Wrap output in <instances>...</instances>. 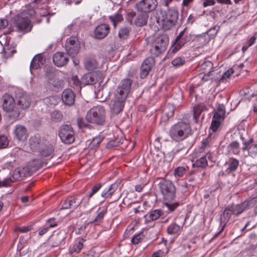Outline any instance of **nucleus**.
<instances>
[{
  "label": "nucleus",
  "mask_w": 257,
  "mask_h": 257,
  "mask_svg": "<svg viewBox=\"0 0 257 257\" xmlns=\"http://www.w3.org/2000/svg\"><path fill=\"white\" fill-rule=\"evenodd\" d=\"M165 202L163 204V209L167 213L173 212L180 205L179 202L170 203L176 197V188L172 181L162 180L158 184Z\"/></svg>",
  "instance_id": "f257e3e1"
},
{
  "label": "nucleus",
  "mask_w": 257,
  "mask_h": 257,
  "mask_svg": "<svg viewBox=\"0 0 257 257\" xmlns=\"http://www.w3.org/2000/svg\"><path fill=\"white\" fill-rule=\"evenodd\" d=\"M178 11L175 8L169 9L162 13V17L158 20L164 31L170 30L174 26L178 19Z\"/></svg>",
  "instance_id": "f03ea898"
},
{
  "label": "nucleus",
  "mask_w": 257,
  "mask_h": 257,
  "mask_svg": "<svg viewBox=\"0 0 257 257\" xmlns=\"http://www.w3.org/2000/svg\"><path fill=\"white\" fill-rule=\"evenodd\" d=\"M190 132L191 128L189 123L181 121L173 125L169 133L174 141L179 142L187 138Z\"/></svg>",
  "instance_id": "7ed1b4c3"
},
{
  "label": "nucleus",
  "mask_w": 257,
  "mask_h": 257,
  "mask_svg": "<svg viewBox=\"0 0 257 257\" xmlns=\"http://www.w3.org/2000/svg\"><path fill=\"white\" fill-rule=\"evenodd\" d=\"M106 111L104 107L97 105L91 108L87 113L86 119L88 122L103 125L105 122Z\"/></svg>",
  "instance_id": "20e7f679"
},
{
  "label": "nucleus",
  "mask_w": 257,
  "mask_h": 257,
  "mask_svg": "<svg viewBox=\"0 0 257 257\" xmlns=\"http://www.w3.org/2000/svg\"><path fill=\"white\" fill-rule=\"evenodd\" d=\"M2 106L4 110L11 112L9 116L13 119H17L20 116L21 112L19 108L16 107V102L14 97L9 94H5L2 98Z\"/></svg>",
  "instance_id": "39448f33"
},
{
  "label": "nucleus",
  "mask_w": 257,
  "mask_h": 257,
  "mask_svg": "<svg viewBox=\"0 0 257 257\" xmlns=\"http://www.w3.org/2000/svg\"><path fill=\"white\" fill-rule=\"evenodd\" d=\"M169 38L166 35H160L153 41L150 49V53L154 57L159 56L167 49Z\"/></svg>",
  "instance_id": "423d86ee"
},
{
  "label": "nucleus",
  "mask_w": 257,
  "mask_h": 257,
  "mask_svg": "<svg viewBox=\"0 0 257 257\" xmlns=\"http://www.w3.org/2000/svg\"><path fill=\"white\" fill-rule=\"evenodd\" d=\"M14 20V24L18 32L26 33L31 31L33 26L31 20L28 17H24L22 14H20L17 15Z\"/></svg>",
  "instance_id": "0eeeda50"
},
{
  "label": "nucleus",
  "mask_w": 257,
  "mask_h": 257,
  "mask_svg": "<svg viewBox=\"0 0 257 257\" xmlns=\"http://www.w3.org/2000/svg\"><path fill=\"white\" fill-rule=\"evenodd\" d=\"M190 34L187 31L186 29H185L176 38L171 49V53H176L185 44L190 41Z\"/></svg>",
  "instance_id": "6e6552de"
},
{
  "label": "nucleus",
  "mask_w": 257,
  "mask_h": 257,
  "mask_svg": "<svg viewBox=\"0 0 257 257\" xmlns=\"http://www.w3.org/2000/svg\"><path fill=\"white\" fill-rule=\"evenodd\" d=\"M59 136L61 141L65 144H70L75 140L74 133L70 125H62L60 128Z\"/></svg>",
  "instance_id": "1a4fd4ad"
},
{
  "label": "nucleus",
  "mask_w": 257,
  "mask_h": 257,
  "mask_svg": "<svg viewBox=\"0 0 257 257\" xmlns=\"http://www.w3.org/2000/svg\"><path fill=\"white\" fill-rule=\"evenodd\" d=\"M80 46L77 37L72 36L68 39L65 43V50L67 54L74 57L78 53Z\"/></svg>",
  "instance_id": "9d476101"
},
{
  "label": "nucleus",
  "mask_w": 257,
  "mask_h": 257,
  "mask_svg": "<svg viewBox=\"0 0 257 257\" xmlns=\"http://www.w3.org/2000/svg\"><path fill=\"white\" fill-rule=\"evenodd\" d=\"M74 83L75 85L79 84L93 85L98 81V74L96 72L89 73L84 74L81 77V80L79 81L77 76L73 77Z\"/></svg>",
  "instance_id": "9b49d317"
},
{
  "label": "nucleus",
  "mask_w": 257,
  "mask_h": 257,
  "mask_svg": "<svg viewBox=\"0 0 257 257\" xmlns=\"http://www.w3.org/2000/svg\"><path fill=\"white\" fill-rule=\"evenodd\" d=\"M132 84V81L130 79L125 78L122 80L117 86L114 94L126 98L130 91Z\"/></svg>",
  "instance_id": "f8f14e48"
},
{
  "label": "nucleus",
  "mask_w": 257,
  "mask_h": 257,
  "mask_svg": "<svg viewBox=\"0 0 257 257\" xmlns=\"http://www.w3.org/2000/svg\"><path fill=\"white\" fill-rule=\"evenodd\" d=\"M157 5L156 0H142L136 4V7L139 11L146 14L154 10Z\"/></svg>",
  "instance_id": "ddd939ff"
},
{
  "label": "nucleus",
  "mask_w": 257,
  "mask_h": 257,
  "mask_svg": "<svg viewBox=\"0 0 257 257\" xmlns=\"http://www.w3.org/2000/svg\"><path fill=\"white\" fill-rule=\"evenodd\" d=\"M126 98L114 94V98L112 101L110 108L113 113L117 114L123 109Z\"/></svg>",
  "instance_id": "4468645a"
},
{
  "label": "nucleus",
  "mask_w": 257,
  "mask_h": 257,
  "mask_svg": "<svg viewBox=\"0 0 257 257\" xmlns=\"http://www.w3.org/2000/svg\"><path fill=\"white\" fill-rule=\"evenodd\" d=\"M154 59L152 57L146 58L142 64L140 71V77L145 78L149 74L154 64Z\"/></svg>",
  "instance_id": "2eb2a0df"
},
{
  "label": "nucleus",
  "mask_w": 257,
  "mask_h": 257,
  "mask_svg": "<svg viewBox=\"0 0 257 257\" xmlns=\"http://www.w3.org/2000/svg\"><path fill=\"white\" fill-rule=\"evenodd\" d=\"M232 214H233V212L230 207V205H228L224 209L223 214L220 216V220L221 228L218 232L214 235L213 238L217 237L223 230L226 224L229 221Z\"/></svg>",
  "instance_id": "dca6fc26"
},
{
  "label": "nucleus",
  "mask_w": 257,
  "mask_h": 257,
  "mask_svg": "<svg viewBox=\"0 0 257 257\" xmlns=\"http://www.w3.org/2000/svg\"><path fill=\"white\" fill-rule=\"evenodd\" d=\"M17 104L22 109H25L30 107L31 100L29 96L25 93H19L16 96Z\"/></svg>",
  "instance_id": "f3484780"
},
{
  "label": "nucleus",
  "mask_w": 257,
  "mask_h": 257,
  "mask_svg": "<svg viewBox=\"0 0 257 257\" xmlns=\"http://www.w3.org/2000/svg\"><path fill=\"white\" fill-rule=\"evenodd\" d=\"M30 175V170L29 167H19L14 171L12 177L13 181H15L21 180Z\"/></svg>",
  "instance_id": "a211bd4d"
},
{
  "label": "nucleus",
  "mask_w": 257,
  "mask_h": 257,
  "mask_svg": "<svg viewBox=\"0 0 257 257\" xmlns=\"http://www.w3.org/2000/svg\"><path fill=\"white\" fill-rule=\"evenodd\" d=\"M14 138L19 141H24L28 136L26 127L21 124L17 125L13 132Z\"/></svg>",
  "instance_id": "6ab92c4d"
},
{
  "label": "nucleus",
  "mask_w": 257,
  "mask_h": 257,
  "mask_svg": "<svg viewBox=\"0 0 257 257\" xmlns=\"http://www.w3.org/2000/svg\"><path fill=\"white\" fill-rule=\"evenodd\" d=\"M61 98L64 104L70 106L74 103L75 95L71 89H66L63 91Z\"/></svg>",
  "instance_id": "aec40b11"
},
{
  "label": "nucleus",
  "mask_w": 257,
  "mask_h": 257,
  "mask_svg": "<svg viewBox=\"0 0 257 257\" xmlns=\"http://www.w3.org/2000/svg\"><path fill=\"white\" fill-rule=\"evenodd\" d=\"M110 31V27L106 24L98 25L94 30V35L96 38L102 39L107 36Z\"/></svg>",
  "instance_id": "412c9836"
},
{
  "label": "nucleus",
  "mask_w": 257,
  "mask_h": 257,
  "mask_svg": "<svg viewBox=\"0 0 257 257\" xmlns=\"http://www.w3.org/2000/svg\"><path fill=\"white\" fill-rule=\"evenodd\" d=\"M53 60L56 66L62 67L68 63L69 58L64 53L60 52L54 54Z\"/></svg>",
  "instance_id": "4be33fe9"
},
{
  "label": "nucleus",
  "mask_w": 257,
  "mask_h": 257,
  "mask_svg": "<svg viewBox=\"0 0 257 257\" xmlns=\"http://www.w3.org/2000/svg\"><path fill=\"white\" fill-rule=\"evenodd\" d=\"M253 142L252 139H250L247 141H244L243 142V146L242 148L243 151L247 150L249 155L251 157H254L257 155V144L251 145Z\"/></svg>",
  "instance_id": "5701e85b"
},
{
  "label": "nucleus",
  "mask_w": 257,
  "mask_h": 257,
  "mask_svg": "<svg viewBox=\"0 0 257 257\" xmlns=\"http://www.w3.org/2000/svg\"><path fill=\"white\" fill-rule=\"evenodd\" d=\"M182 150L183 148L174 149L173 150L168 159L167 158V156H165V154L163 152H160L158 154H156L155 157H154V160L155 161L158 162V163H160L162 161H164L165 160L170 161L173 159L174 155L178 154L180 151Z\"/></svg>",
  "instance_id": "b1692460"
},
{
  "label": "nucleus",
  "mask_w": 257,
  "mask_h": 257,
  "mask_svg": "<svg viewBox=\"0 0 257 257\" xmlns=\"http://www.w3.org/2000/svg\"><path fill=\"white\" fill-rule=\"evenodd\" d=\"M45 61V58L41 55H36L32 60L30 64V70L32 73V69H37L43 65Z\"/></svg>",
  "instance_id": "393cba45"
},
{
  "label": "nucleus",
  "mask_w": 257,
  "mask_h": 257,
  "mask_svg": "<svg viewBox=\"0 0 257 257\" xmlns=\"http://www.w3.org/2000/svg\"><path fill=\"white\" fill-rule=\"evenodd\" d=\"M29 145L33 151H39L41 149L42 141L39 137L36 136L31 137L29 140Z\"/></svg>",
  "instance_id": "a878e982"
},
{
  "label": "nucleus",
  "mask_w": 257,
  "mask_h": 257,
  "mask_svg": "<svg viewBox=\"0 0 257 257\" xmlns=\"http://www.w3.org/2000/svg\"><path fill=\"white\" fill-rule=\"evenodd\" d=\"M148 15L145 13L139 14L135 18L134 25L137 27H143L147 24Z\"/></svg>",
  "instance_id": "bb28decb"
},
{
  "label": "nucleus",
  "mask_w": 257,
  "mask_h": 257,
  "mask_svg": "<svg viewBox=\"0 0 257 257\" xmlns=\"http://www.w3.org/2000/svg\"><path fill=\"white\" fill-rule=\"evenodd\" d=\"M81 203V202L77 200L75 198H71L70 199L64 201L61 209H67L72 207L77 208Z\"/></svg>",
  "instance_id": "cd10ccee"
},
{
  "label": "nucleus",
  "mask_w": 257,
  "mask_h": 257,
  "mask_svg": "<svg viewBox=\"0 0 257 257\" xmlns=\"http://www.w3.org/2000/svg\"><path fill=\"white\" fill-rule=\"evenodd\" d=\"M206 109V107L204 103H200L194 107L193 120L195 123L198 122V119L201 113Z\"/></svg>",
  "instance_id": "c85d7f7f"
},
{
  "label": "nucleus",
  "mask_w": 257,
  "mask_h": 257,
  "mask_svg": "<svg viewBox=\"0 0 257 257\" xmlns=\"http://www.w3.org/2000/svg\"><path fill=\"white\" fill-rule=\"evenodd\" d=\"M42 166V161L40 159H35L29 163L27 167L29 168L31 174V173L38 170Z\"/></svg>",
  "instance_id": "c756f323"
},
{
  "label": "nucleus",
  "mask_w": 257,
  "mask_h": 257,
  "mask_svg": "<svg viewBox=\"0 0 257 257\" xmlns=\"http://www.w3.org/2000/svg\"><path fill=\"white\" fill-rule=\"evenodd\" d=\"M84 64L85 68L88 71H93L98 66V63L96 60L92 58H86Z\"/></svg>",
  "instance_id": "7c9ffc66"
},
{
  "label": "nucleus",
  "mask_w": 257,
  "mask_h": 257,
  "mask_svg": "<svg viewBox=\"0 0 257 257\" xmlns=\"http://www.w3.org/2000/svg\"><path fill=\"white\" fill-rule=\"evenodd\" d=\"M118 185L117 183L111 184L108 189H104L101 193V196L104 198H107L111 196L113 193L117 190Z\"/></svg>",
  "instance_id": "2f4dec72"
},
{
  "label": "nucleus",
  "mask_w": 257,
  "mask_h": 257,
  "mask_svg": "<svg viewBox=\"0 0 257 257\" xmlns=\"http://www.w3.org/2000/svg\"><path fill=\"white\" fill-rule=\"evenodd\" d=\"M207 157L209 159L210 158V155L207 153L204 156L202 157L199 159L197 160L195 163L193 164V166H196L199 168L206 167L208 165Z\"/></svg>",
  "instance_id": "473e14b6"
},
{
  "label": "nucleus",
  "mask_w": 257,
  "mask_h": 257,
  "mask_svg": "<svg viewBox=\"0 0 257 257\" xmlns=\"http://www.w3.org/2000/svg\"><path fill=\"white\" fill-rule=\"evenodd\" d=\"M131 31V28L130 27H127L126 26H123L120 28L118 31V37L121 40H126L129 36L130 33Z\"/></svg>",
  "instance_id": "72a5a7b5"
},
{
  "label": "nucleus",
  "mask_w": 257,
  "mask_h": 257,
  "mask_svg": "<svg viewBox=\"0 0 257 257\" xmlns=\"http://www.w3.org/2000/svg\"><path fill=\"white\" fill-rule=\"evenodd\" d=\"M230 207L233 212V214L236 215H238L246 209L244 202L240 204L230 205Z\"/></svg>",
  "instance_id": "f704fd0d"
},
{
  "label": "nucleus",
  "mask_w": 257,
  "mask_h": 257,
  "mask_svg": "<svg viewBox=\"0 0 257 257\" xmlns=\"http://www.w3.org/2000/svg\"><path fill=\"white\" fill-rule=\"evenodd\" d=\"M63 118V115L61 111L54 110L51 113V120L54 122H58L61 121Z\"/></svg>",
  "instance_id": "c9c22d12"
},
{
  "label": "nucleus",
  "mask_w": 257,
  "mask_h": 257,
  "mask_svg": "<svg viewBox=\"0 0 257 257\" xmlns=\"http://www.w3.org/2000/svg\"><path fill=\"white\" fill-rule=\"evenodd\" d=\"M180 228V226L176 223H172L167 227V231L168 234L174 235L178 233Z\"/></svg>",
  "instance_id": "e433bc0d"
},
{
  "label": "nucleus",
  "mask_w": 257,
  "mask_h": 257,
  "mask_svg": "<svg viewBox=\"0 0 257 257\" xmlns=\"http://www.w3.org/2000/svg\"><path fill=\"white\" fill-rule=\"evenodd\" d=\"M213 63L210 61H207L203 62L201 65V68L204 71L203 73H206L208 71H212L211 70L213 69Z\"/></svg>",
  "instance_id": "4c0bfd02"
},
{
  "label": "nucleus",
  "mask_w": 257,
  "mask_h": 257,
  "mask_svg": "<svg viewBox=\"0 0 257 257\" xmlns=\"http://www.w3.org/2000/svg\"><path fill=\"white\" fill-rule=\"evenodd\" d=\"M239 162L237 160L233 158L231 159L227 170H229V172H234L237 168Z\"/></svg>",
  "instance_id": "58836bf2"
},
{
  "label": "nucleus",
  "mask_w": 257,
  "mask_h": 257,
  "mask_svg": "<svg viewBox=\"0 0 257 257\" xmlns=\"http://www.w3.org/2000/svg\"><path fill=\"white\" fill-rule=\"evenodd\" d=\"M109 19L112 23L114 27H116L118 22H121L123 20L122 16L118 14H116L114 16H109Z\"/></svg>",
  "instance_id": "ea45409f"
},
{
  "label": "nucleus",
  "mask_w": 257,
  "mask_h": 257,
  "mask_svg": "<svg viewBox=\"0 0 257 257\" xmlns=\"http://www.w3.org/2000/svg\"><path fill=\"white\" fill-rule=\"evenodd\" d=\"M246 208L252 207L257 205V195L244 202Z\"/></svg>",
  "instance_id": "a19ab883"
},
{
  "label": "nucleus",
  "mask_w": 257,
  "mask_h": 257,
  "mask_svg": "<svg viewBox=\"0 0 257 257\" xmlns=\"http://www.w3.org/2000/svg\"><path fill=\"white\" fill-rule=\"evenodd\" d=\"M49 83L55 88H59L61 87L63 81L57 78H53L49 81Z\"/></svg>",
  "instance_id": "79ce46f5"
},
{
  "label": "nucleus",
  "mask_w": 257,
  "mask_h": 257,
  "mask_svg": "<svg viewBox=\"0 0 257 257\" xmlns=\"http://www.w3.org/2000/svg\"><path fill=\"white\" fill-rule=\"evenodd\" d=\"M41 155L43 157H48L53 153V149L52 146H48L45 149L39 150Z\"/></svg>",
  "instance_id": "37998d69"
},
{
  "label": "nucleus",
  "mask_w": 257,
  "mask_h": 257,
  "mask_svg": "<svg viewBox=\"0 0 257 257\" xmlns=\"http://www.w3.org/2000/svg\"><path fill=\"white\" fill-rule=\"evenodd\" d=\"M185 63V60L181 57H177L172 60V64L175 67H180L183 65Z\"/></svg>",
  "instance_id": "c03bdc74"
},
{
  "label": "nucleus",
  "mask_w": 257,
  "mask_h": 257,
  "mask_svg": "<svg viewBox=\"0 0 257 257\" xmlns=\"http://www.w3.org/2000/svg\"><path fill=\"white\" fill-rule=\"evenodd\" d=\"M161 215V211L160 210L156 209L152 211L150 213V218L152 220H156Z\"/></svg>",
  "instance_id": "a18cd8bd"
},
{
  "label": "nucleus",
  "mask_w": 257,
  "mask_h": 257,
  "mask_svg": "<svg viewBox=\"0 0 257 257\" xmlns=\"http://www.w3.org/2000/svg\"><path fill=\"white\" fill-rule=\"evenodd\" d=\"M224 114L225 111L223 109H219L214 113L212 118L220 121L221 118L224 117Z\"/></svg>",
  "instance_id": "49530a36"
},
{
  "label": "nucleus",
  "mask_w": 257,
  "mask_h": 257,
  "mask_svg": "<svg viewBox=\"0 0 257 257\" xmlns=\"http://www.w3.org/2000/svg\"><path fill=\"white\" fill-rule=\"evenodd\" d=\"M121 139H116L114 140H112L110 141L107 144V148L108 149H110L112 147H117L119 146L120 144H122L123 142Z\"/></svg>",
  "instance_id": "de8ad7c7"
},
{
  "label": "nucleus",
  "mask_w": 257,
  "mask_h": 257,
  "mask_svg": "<svg viewBox=\"0 0 257 257\" xmlns=\"http://www.w3.org/2000/svg\"><path fill=\"white\" fill-rule=\"evenodd\" d=\"M144 238V235L142 232H140L135 235L132 239V242L133 244H138L141 242Z\"/></svg>",
  "instance_id": "09e8293b"
},
{
  "label": "nucleus",
  "mask_w": 257,
  "mask_h": 257,
  "mask_svg": "<svg viewBox=\"0 0 257 257\" xmlns=\"http://www.w3.org/2000/svg\"><path fill=\"white\" fill-rule=\"evenodd\" d=\"M239 145L237 141H234L230 143L229 145V148L234 154H237L238 153Z\"/></svg>",
  "instance_id": "8fccbe9b"
},
{
  "label": "nucleus",
  "mask_w": 257,
  "mask_h": 257,
  "mask_svg": "<svg viewBox=\"0 0 257 257\" xmlns=\"http://www.w3.org/2000/svg\"><path fill=\"white\" fill-rule=\"evenodd\" d=\"M9 144L8 140L5 136H0V149L6 148Z\"/></svg>",
  "instance_id": "3c124183"
},
{
  "label": "nucleus",
  "mask_w": 257,
  "mask_h": 257,
  "mask_svg": "<svg viewBox=\"0 0 257 257\" xmlns=\"http://www.w3.org/2000/svg\"><path fill=\"white\" fill-rule=\"evenodd\" d=\"M77 123L79 128L89 127L90 126L82 118H78L77 120Z\"/></svg>",
  "instance_id": "603ef678"
},
{
  "label": "nucleus",
  "mask_w": 257,
  "mask_h": 257,
  "mask_svg": "<svg viewBox=\"0 0 257 257\" xmlns=\"http://www.w3.org/2000/svg\"><path fill=\"white\" fill-rule=\"evenodd\" d=\"M136 17V14L134 12H131L127 14L126 20L127 22L132 25H134V18Z\"/></svg>",
  "instance_id": "864d4df0"
},
{
  "label": "nucleus",
  "mask_w": 257,
  "mask_h": 257,
  "mask_svg": "<svg viewBox=\"0 0 257 257\" xmlns=\"http://www.w3.org/2000/svg\"><path fill=\"white\" fill-rule=\"evenodd\" d=\"M219 125H220V121H219L218 120H216L215 119H214V118H212L211 127H210L212 131L213 132H216L218 128L219 127Z\"/></svg>",
  "instance_id": "5fc2aeb1"
},
{
  "label": "nucleus",
  "mask_w": 257,
  "mask_h": 257,
  "mask_svg": "<svg viewBox=\"0 0 257 257\" xmlns=\"http://www.w3.org/2000/svg\"><path fill=\"white\" fill-rule=\"evenodd\" d=\"M102 184L101 183H98L94 185L91 189V192L88 195V197L91 198L93 196L94 194H95L101 187Z\"/></svg>",
  "instance_id": "6e6d98bb"
},
{
  "label": "nucleus",
  "mask_w": 257,
  "mask_h": 257,
  "mask_svg": "<svg viewBox=\"0 0 257 257\" xmlns=\"http://www.w3.org/2000/svg\"><path fill=\"white\" fill-rule=\"evenodd\" d=\"M166 114L167 116L169 118L172 117L174 112V107L172 105H168L166 107Z\"/></svg>",
  "instance_id": "4d7b16f0"
},
{
  "label": "nucleus",
  "mask_w": 257,
  "mask_h": 257,
  "mask_svg": "<svg viewBox=\"0 0 257 257\" xmlns=\"http://www.w3.org/2000/svg\"><path fill=\"white\" fill-rule=\"evenodd\" d=\"M219 26H215L213 28H211L207 31V33L209 36H212L214 37L217 33L219 30Z\"/></svg>",
  "instance_id": "13d9d810"
},
{
  "label": "nucleus",
  "mask_w": 257,
  "mask_h": 257,
  "mask_svg": "<svg viewBox=\"0 0 257 257\" xmlns=\"http://www.w3.org/2000/svg\"><path fill=\"white\" fill-rule=\"evenodd\" d=\"M83 247V243L81 241H79L77 243L75 244L72 249V251L78 253Z\"/></svg>",
  "instance_id": "bf43d9fd"
},
{
  "label": "nucleus",
  "mask_w": 257,
  "mask_h": 257,
  "mask_svg": "<svg viewBox=\"0 0 257 257\" xmlns=\"http://www.w3.org/2000/svg\"><path fill=\"white\" fill-rule=\"evenodd\" d=\"M234 72V71L232 69H230L227 70L226 72H224L221 76L220 79H219V81H222L226 78H228L230 77V76Z\"/></svg>",
  "instance_id": "052dcab7"
},
{
  "label": "nucleus",
  "mask_w": 257,
  "mask_h": 257,
  "mask_svg": "<svg viewBox=\"0 0 257 257\" xmlns=\"http://www.w3.org/2000/svg\"><path fill=\"white\" fill-rule=\"evenodd\" d=\"M185 169L183 167H178L175 170V174L176 176L181 177L185 172Z\"/></svg>",
  "instance_id": "680f3d73"
},
{
  "label": "nucleus",
  "mask_w": 257,
  "mask_h": 257,
  "mask_svg": "<svg viewBox=\"0 0 257 257\" xmlns=\"http://www.w3.org/2000/svg\"><path fill=\"white\" fill-rule=\"evenodd\" d=\"M106 212V209H104L101 211H100L96 216L95 218L94 219L93 222H98L102 219L104 217V214Z\"/></svg>",
  "instance_id": "e2e57ef3"
},
{
  "label": "nucleus",
  "mask_w": 257,
  "mask_h": 257,
  "mask_svg": "<svg viewBox=\"0 0 257 257\" xmlns=\"http://www.w3.org/2000/svg\"><path fill=\"white\" fill-rule=\"evenodd\" d=\"M56 225H57V224L56 223H54L53 224H52V223L50 224L49 227H45L43 229H42L41 230H40L39 232V234L41 236L44 235L48 231V229L50 227H53L56 226Z\"/></svg>",
  "instance_id": "0e129e2a"
},
{
  "label": "nucleus",
  "mask_w": 257,
  "mask_h": 257,
  "mask_svg": "<svg viewBox=\"0 0 257 257\" xmlns=\"http://www.w3.org/2000/svg\"><path fill=\"white\" fill-rule=\"evenodd\" d=\"M31 229V226H22V227H17L16 230H19L22 233H26L28 232Z\"/></svg>",
  "instance_id": "69168bd1"
},
{
  "label": "nucleus",
  "mask_w": 257,
  "mask_h": 257,
  "mask_svg": "<svg viewBox=\"0 0 257 257\" xmlns=\"http://www.w3.org/2000/svg\"><path fill=\"white\" fill-rule=\"evenodd\" d=\"M13 181L11 178L7 179L3 181H0V187H7L10 185V184L13 182Z\"/></svg>",
  "instance_id": "338daca9"
},
{
  "label": "nucleus",
  "mask_w": 257,
  "mask_h": 257,
  "mask_svg": "<svg viewBox=\"0 0 257 257\" xmlns=\"http://www.w3.org/2000/svg\"><path fill=\"white\" fill-rule=\"evenodd\" d=\"M9 24L8 21L7 19H3L0 20V30L5 28Z\"/></svg>",
  "instance_id": "774afa93"
}]
</instances>
